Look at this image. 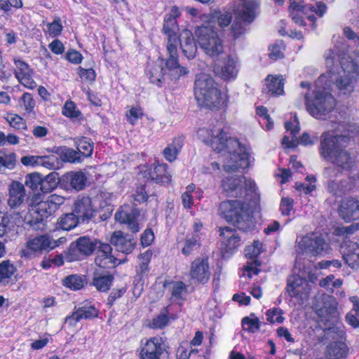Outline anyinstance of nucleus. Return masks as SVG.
Returning a JSON list of instances; mask_svg holds the SVG:
<instances>
[{
    "mask_svg": "<svg viewBox=\"0 0 359 359\" xmlns=\"http://www.w3.org/2000/svg\"><path fill=\"white\" fill-rule=\"evenodd\" d=\"M168 41L166 49L169 57L165 61V65L169 76L174 80H178L182 76L189 73L187 67L181 66L179 63L177 47L180 38L177 35H167Z\"/></svg>",
    "mask_w": 359,
    "mask_h": 359,
    "instance_id": "10",
    "label": "nucleus"
},
{
    "mask_svg": "<svg viewBox=\"0 0 359 359\" xmlns=\"http://www.w3.org/2000/svg\"><path fill=\"white\" fill-rule=\"evenodd\" d=\"M195 36L198 46L206 55L215 57L224 52L222 40L209 25L197 27Z\"/></svg>",
    "mask_w": 359,
    "mask_h": 359,
    "instance_id": "8",
    "label": "nucleus"
},
{
    "mask_svg": "<svg viewBox=\"0 0 359 359\" xmlns=\"http://www.w3.org/2000/svg\"><path fill=\"white\" fill-rule=\"evenodd\" d=\"M194 95L200 106L210 109L225 107L228 102L226 92H222L213 78L205 73L196 77Z\"/></svg>",
    "mask_w": 359,
    "mask_h": 359,
    "instance_id": "5",
    "label": "nucleus"
},
{
    "mask_svg": "<svg viewBox=\"0 0 359 359\" xmlns=\"http://www.w3.org/2000/svg\"><path fill=\"white\" fill-rule=\"evenodd\" d=\"M95 248H97L95 263L102 268H113L119 264L121 262L112 255V248L107 243H102L97 241L83 236L79 238L75 244H72L69 252L66 256L68 262H73L78 259L74 253L78 251L83 255L93 253Z\"/></svg>",
    "mask_w": 359,
    "mask_h": 359,
    "instance_id": "4",
    "label": "nucleus"
},
{
    "mask_svg": "<svg viewBox=\"0 0 359 359\" xmlns=\"http://www.w3.org/2000/svg\"><path fill=\"white\" fill-rule=\"evenodd\" d=\"M62 181L69 184L72 189L80 191L86 187L87 177L81 171L69 172L62 176Z\"/></svg>",
    "mask_w": 359,
    "mask_h": 359,
    "instance_id": "31",
    "label": "nucleus"
},
{
    "mask_svg": "<svg viewBox=\"0 0 359 359\" xmlns=\"http://www.w3.org/2000/svg\"><path fill=\"white\" fill-rule=\"evenodd\" d=\"M25 195L24 185L18 181L13 182L8 189V206L11 208H18L23 203Z\"/></svg>",
    "mask_w": 359,
    "mask_h": 359,
    "instance_id": "28",
    "label": "nucleus"
},
{
    "mask_svg": "<svg viewBox=\"0 0 359 359\" xmlns=\"http://www.w3.org/2000/svg\"><path fill=\"white\" fill-rule=\"evenodd\" d=\"M16 162L17 155L14 152L0 156V164L9 170H13L15 167Z\"/></svg>",
    "mask_w": 359,
    "mask_h": 359,
    "instance_id": "55",
    "label": "nucleus"
},
{
    "mask_svg": "<svg viewBox=\"0 0 359 359\" xmlns=\"http://www.w3.org/2000/svg\"><path fill=\"white\" fill-rule=\"evenodd\" d=\"M214 18L217 20L219 27H225L230 25L232 15L228 11H216L214 14Z\"/></svg>",
    "mask_w": 359,
    "mask_h": 359,
    "instance_id": "59",
    "label": "nucleus"
},
{
    "mask_svg": "<svg viewBox=\"0 0 359 359\" xmlns=\"http://www.w3.org/2000/svg\"><path fill=\"white\" fill-rule=\"evenodd\" d=\"M194 196H198L199 199L202 197L201 191L196 189V185L191 183L185 187L181 195L182 204L184 208L191 209L192 208Z\"/></svg>",
    "mask_w": 359,
    "mask_h": 359,
    "instance_id": "34",
    "label": "nucleus"
},
{
    "mask_svg": "<svg viewBox=\"0 0 359 359\" xmlns=\"http://www.w3.org/2000/svg\"><path fill=\"white\" fill-rule=\"evenodd\" d=\"M190 278L194 283H205L210 276L209 264L207 259L198 258L191 264Z\"/></svg>",
    "mask_w": 359,
    "mask_h": 359,
    "instance_id": "21",
    "label": "nucleus"
},
{
    "mask_svg": "<svg viewBox=\"0 0 359 359\" xmlns=\"http://www.w3.org/2000/svg\"><path fill=\"white\" fill-rule=\"evenodd\" d=\"M25 184L32 190H36L39 188L42 191L43 177L38 172L28 174L25 177Z\"/></svg>",
    "mask_w": 359,
    "mask_h": 359,
    "instance_id": "50",
    "label": "nucleus"
},
{
    "mask_svg": "<svg viewBox=\"0 0 359 359\" xmlns=\"http://www.w3.org/2000/svg\"><path fill=\"white\" fill-rule=\"evenodd\" d=\"M201 245L200 241L195 237L187 236L182 247V253L186 256L191 255Z\"/></svg>",
    "mask_w": 359,
    "mask_h": 359,
    "instance_id": "46",
    "label": "nucleus"
},
{
    "mask_svg": "<svg viewBox=\"0 0 359 359\" xmlns=\"http://www.w3.org/2000/svg\"><path fill=\"white\" fill-rule=\"evenodd\" d=\"M187 294V285L182 281L175 282L172 285V298L175 301L183 300Z\"/></svg>",
    "mask_w": 359,
    "mask_h": 359,
    "instance_id": "51",
    "label": "nucleus"
},
{
    "mask_svg": "<svg viewBox=\"0 0 359 359\" xmlns=\"http://www.w3.org/2000/svg\"><path fill=\"white\" fill-rule=\"evenodd\" d=\"M80 222L74 212L67 213L59 218L57 222V227L62 230L69 231L75 228Z\"/></svg>",
    "mask_w": 359,
    "mask_h": 359,
    "instance_id": "38",
    "label": "nucleus"
},
{
    "mask_svg": "<svg viewBox=\"0 0 359 359\" xmlns=\"http://www.w3.org/2000/svg\"><path fill=\"white\" fill-rule=\"evenodd\" d=\"M77 73L82 81L92 83L95 80L96 74L92 69H84L81 67L78 68Z\"/></svg>",
    "mask_w": 359,
    "mask_h": 359,
    "instance_id": "63",
    "label": "nucleus"
},
{
    "mask_svg": "<svg viewBox=\"0 0 359 359\" xmlns=\"http://www.w3.org/2000/svg\"><path fill=\"white\" fill-rule=\"evenodd\" d=\"M62 114L71 119L79 118L81 116V111L78 109L76 104L72 100H68L65 103Z\"/></svg>",
    "mask_w": 359,
    "mask_h": 359,
    "instance_id": "49",
    "label": "nucleus"
},
{
    "mask_svg": "<svg viewBox=\"0 0 359 359\" xmlns=\"http://www.w3.org/2000/svg\"><path fill=\"white\" fill-rule=\"evenodd\" d=\"M76 148L79 153L86 157L91 156L93 151V144L87 137H81L76 141Z\"/></svg>",
    "mask_w": 359,
    "mask_h": 359,
    "instance_id": "44",
    "label": "nucleus"
},
{
    "mask_svg": "<svg viewBox=\"0 0 359 359\" xmlns=\"http://www.w3.org/2000/svg\"><path fill=\"white\" fill-rule=\"evenodd\" d=\"M168 351L164 340L153 337L142 342L139 350V359H168Z\"/></svg>",
    "mask_w": 359,
    "mask_h": 359,
    "instance_id": "12",
    "label": "nucleus"
},
{
    "mask_svg": "<svg viewBox=\"0 0 359 359\" xmlns=\"http://www.w3.org/2000/svg\"><path fill=\"white\" fill-rule=\"evenodd\" d=\"M137 211L130 205L121 206L115 214V219L121 223L128 224L133 233L140 230L139 224L136 220Z\"/></svg>",
    "mask_w": 359,
    "mask_h": 359,
    "instance_id": "26",
    "label": "nucleus"
},
{
    "mask_svg": "<svg viewBox=\"0 0 359 359\" xmlns=\"http://www.w3.org/2000/svg\"><path fill=\"white\" fill-rule=\"evenodd\" d=\"M306 181L308 182V184H306L297 182L295 184V187L297 190L308 194L313 191L316 188V185L314 184L316 182V178L313 176H307Z\"/></svg>",
    "mask_w": 359,
    "mask_h": 359,
    "instance_id": "62",
    "label": "nucleus"
},
{
    "mask_svg": "<svg viewBox=\"0 0 359 359\" xmlns=\"http://www.w3.org/2000/svg\"><path fill=\"white\" fill-rule=\"evenodd\" d=\"M85 282V278L79 275H70L65 278L64 285L71 290H77L83 287Z\"/></svg>",
    "mask_w": 359,
    "mask_h": 359,
    "instance_id": "45",
    "label": "nucleus"
},
{
    "mask_svg": "<svg viewBox=\"0 0 359 359\" xmlns=\"http://www.w3.org/2000/svg\"><path fill=\"white\" fill-rule=\"evenodd\" d=\"M248 23L243 22L241 19L235 17V20L231 27V32L234 37H238L245 32V25Z\"/></svg>",
    "mask_w": 359,
    "mask_h": 359,
    "instance_id": "64",
    "label": "nucleus"
},
{
    "mask_svg": "<svg viewBox=\"0 0 359 359\" xmlns=\"http://www.w3.org/2000/svg\"><path fill=\"white\" fill-rule=\"evenodd\" d=\"M97 211L93 201L88 196H79L74 202V213L81 222H88Z\"/></svg>",
    "mask_w": 359,
    "mask_h": 359,
    "instance_id": "20",
    "label": "nucleus"
},
{
    "mask_svg": "<svg viewBox=\"0 0 359 359\" xmlns=\"http://www.w3.org/2000/svg\"><path fill=\"white\" fill-rule=\"evenodd\" d=\"M113 277L109 274H95L92 285L100 292H107L110 288Z\"/></svg>",
    "mask_w": 359,
    "mask_h": 359,
    "instance_id": "39",
    "label": "nucleus"
},
{
    "mask_svg": "<svg viewBox=\"0 0 359 359\" xmlns=\"http://www.w3.org/2000/svg\"><path fill=\"white\" fill-rule=\"evenodd\" d=\"M65 201V197L51 194L42 201L40 194H34L29 201L30 210L38 214L36 220H42L53 215Z\"/></svg>",
    "mask_w": 359,
    "mask_h": 359,
    "instance_id": "9",
    "label": "nucleus"
},
{
    "mask_svg": "<svg viewBox=\"0 0 359 359\" xmlns=\"http://www.w3.org/2000/svg\"><path fill=\"white\" fill-rule=\"evenodd\" d=\"M223 190L229 196H241L246 190L254 189L255 184L244 177L232 176L222 180Z\"/></svg>",
    "mask_w": 359,
    "mask_h": 359,
    "instance_id": "14",
    "label": "nucleus"
},
{
    "mask_svg": "<svg viewBox=\"0 0 359 359\" xmlns=\"http://www.w3.org/2000/svg\"><path fill=\"white\" fill-rule=\"evenodd\" d=\"M262 251V243L259 241H255L253 244L246 247L245 252V256L250 262L243 267V276H248L252 278L254 275H257L259 272V266L260 263L256 259L258 255Z\"/></svg>",
    "mask_w": 359,
    "mask_h": 359,
    "instance_id": "18",
    "label": "nucleus"
},
{
    "mask_svg": "<svg viewBox=\"0 0 359 359\" xmlns=\"http://www.w3.org/2000/svg\"><path fill=\"white\" fill-rule=\"evenodd\" d=\"M169 313L168 307L164 308L160 314L152 320L151 327L153 328H162L168 323V314Z\"/></svg>",
    "mask_w": 359,
    "mask_h": 359,
    "instance_id": "54",
    "label": "nucleus"
},
{
    "mask_svg": "<svg viewBox=\"0 0 359 359\" xmlns=\"http://www.w3.org/2000/svg\"><path fill=\"white\" fill-rule=\"evenodd\" d=\"M39 165L48 170H55L58 168L57 158L55 156H41Z\"/></svg>",
    "mask_w": 359,
    "mask_h": 359,
    "instance_id": "60",
    "label": "nucleus"
},
{
    "mask_svg": "<svg viewBox=\"0 0 359 359\" xmlns=\"http://www.w3.org/2000/svg\"><path fill=\"white\" fill-rule=\"evenodd\" d=\"M348 140L346 137L335 135L332 132H325L321 135L320 154L339 170H349L353 166V159L345 149Z\"/></svg>",
    "mask_w": 359,
    "mask_h": 359,
    "instance_id": "3",
    "label": "nucleus"
},
{
    "mask_svg": "<svg viewBox=\"0 0 359 359\" xmlns=\"http://www.w3.org/2000/svg\"><path fill=\"white\" fill-rule=\"evenodd\" d=\"M182 146V140L180 137L174 139L173 142L168 144L163 150V156L170 162L175 160L178 152Z\"/></svg>",
    "mask_w": 359,
    "mask_h": 359,
    "instance_id": "41",
    "label": "nucleus"
},
{
    "mask_svg": "<svg viewBox=\"0 0 359 359\" xmlns=\"http://www.w3.org/2000/svg\"><path fill=\"white\" fill-rule=\"evenodd\" d=\"M339 39L334 36V48L325 53L327 72L318 77L312 92L305 95L306 110L316 118H324L335 107V99L330 93L332 83L340 93L350 95L358 80L359 62L348 50L337 44Z\"/></svg>",
    "mask_w": 359,
    "mask_h": 359,
    "instance_id": "1",
    "label": "nucleus"
},
{
    "mask_svg": "<svg viewBox=\"0 0 359 359\" xmlns=\"http://www.w3.org/2000/svg\"><path fill=\"white\" fill-rule=\"evenodd\" d=\"M80 319L90 320L97 317L99 311L94 306L81 307L76 311Z\"/></svg>",
    "mask_w": 359,
    "mask_h": 359,
    "instance_id": "56",
    "label": "nucleus"
},
{
    "mask_svg": "<svg viewBox=\"0 0 359 359\" xmlns=\"http://www.w3.org/2000/svg\"><path fill=\"white\" fill-rule=\"evenodd\" d=\"M348 351L347 345L342 341L331 343L327 350L328 359H346Z\"/></svg>",
    "mask_w": 359,
    "mask_h": 359,
    "instance_id": "32",
    "label": "nucleus"
},
{
    "mask_svg": "<svg viewBox=\"0 0 359 359\" xmlns=\"http://www.w3.org/2000/svg\"><path fill=\"white\" fill-rule=\"evenodd\" d=\"M340 217L346 222L359 218V202L353 198L343 199L339 206Z\"/></svg>",
    "mask_w": 359,
    "mask_h": 359,
    "instance_id": "27",
    "label": "nucleus"
},
{
    "mask_svg": "<svg viewBox=\"0 0 359 359\" xmlns=\"http://www.w3.org/2000/svg\"><path fill=\"white\" fill-rule=\"evenodd\" d=\"M239 71L238 61L236 57L228 55L221 62L215 64L214 72L224 81H232L237 78Z\"/></svg>",
    "mask_w": 359,
    "mask_h": 359,
    "instance_id": "19",
    "label": "nucleus"
},
{
    "mask_svg": "<svg viewBox=\"0 0 359 359\" xmlns=\"http://www.w3.org/2000/svg\"><path fill=\"white\" fill-rule=\"evenodd\" d=\"M355 182L349 183L344 181H330L327 184V189L330 193L332 194L335 196H341L346 191L352 189V187L355 185Z\"/></svg>",
    "mask_w": 359,
    "mask_h": 359,
    "instance_id": "40",
    "label": "nucleus"
},
{
    "mask_svg": "<svg viewBox=\"0 0 359 359\" xmlns=\"http://www.w3.org/2000/svg\"><path fill=\"white\" fill-rule=\"evenodd\" d=\"M20 105L27 113L30 114L35 107V102L32 95L28 93H24L20 98Z\"/></svg>",
    "mask_w": 359,
    "mask_h": 359,
    "instance_id": "58",
    "label": "nucleus"
},
{
    "mask_svg": "<svg viewBox=\"0 0 359 359\" xmlns=\"http://www.w3.org/2000/svg\"><path fill=\"white\" fill-rule=\"evenodd\" d=\"M327 9L326 5L323 2H317L316 6L303 5L302 2L293 1L290 6V13L292 20L300 26H304V17L313 22L314 17L310 13H315L319 17H322Z\"/></svg>",
    "mask_w": 359,
    "mask_h": 359,
    "instance_id": "11",
    "label": "nucleus"
},
{
    "mask_svg": "<svg viewBox=\"0 0 359 359\" xmlns=\"http://www.w3.org/2000/svg\"><path fill=\"white\" fill-rule=\"evenodd\" d=\"M63 26L61 20L55 18L52 22L46 24V32L51 37L59 36L62 30Z\"/></svg>",
    "mask_w": 359,
    "mask_h": 359,
    "instance_id": "53",
    "label": "nucleus"
},
{
    "mask_svg": "<svg viewBox=\"0 0 359 359\" xmlns=\"http://www.w3.org/2000/svg\"><path fill=\"white\" fill-rule=\"evenodd\" d=\"M54 152L57 154L63 161L69 163L80 161L79 153L71 148L59 147L54 149Z\"/></svg>",
    "mask_w": 359,
    "mask_h": 359,
    "instance_id": "37",
    "label": "nucleus"
},
{
    "mask_svg": "<svg viewBox=\"0 0 359 359\" xmlns=\"http://www.w3.org/2000/svg\"><path fill=\"white\" fill-rule=\"evenodd\" d=\"M58 184V174L50 172L43 178L42 192L49 193L55 189Z\"/></svg>",
    "mask_w": 359,
    "mask_h": 359,
    "instance_id": "43",
    "label": "nucleus"
},
{
    "mask_svg": "<svg viewBox=\"0 0 359 359\" xmlns=\"http://www.w3.org/2000/svg\"><path fill=\"white\" fill-rule=\"evenodd\" d=\"M110 242L118 251L125 254L131 253L136 243L132 235L124 234L120 231L113 233Z\"/></svg>",
    "mask_w": 359,
    "mask_h": 359,
    "instance_id": "23",
    "label": "nucleus"
},
{
    "mask_svg": "<svg viewBox=\"0 0 359 359\" xmlns=\"http://www.w3.org/2000/svg\"><path fill=\"white\" fill-rule=\"evenodd\" d=\"M311 287V284L305 278L299 275H292L288 278L287 291L290 297L297 298L303 304L309 297Z\"/></svg>",
    "mask_w": 359,
    "mask_h": 359,
    "instance_id": "16",
    "label": "nucleus"
},
{
    "mask_svg": "<svg viewBox=\"0 0 359 359\" xmlns=\"http://www.w3.org/2000/svg\"><path fill=\"white\" fill-rule=\"evenodd\" d=\"M149 177L156 183L168 184L171 182V175L165 164H157L149 173Z\"/></svg>",
    "mask_w": 359,
    "mask_h": 359,
    "instance_id": "33",
    "label": "nucleus"
},
{
    "mask_svg": "<svg viewBox=\"0 0 359 359\" xmlns=\"http://www.w3.org/2000/svg\"><path fill=\"white\" fill-rule=\"evenodd\" d=\"M4 118L8 123L9 126L18 130L25 129L26 123L23 118L16 114L7 113Z\"/></svg>",
    "mask_w": 359,
    "mask_h": 359,
    "instance_id": "52",
    "label": "nucleus"
},
{
    "mask_svg": "<svg viewBox=\"0 0 359 359\" xmlns=\"http://www.w3.org/2000/svg\"><path fill=\"white\" fill-rule=\"evenodd\" d=\"M330 252V245L325 242L323 235L318 232L306 234L297 241V258L294 266L300 271L305 266L302 267V259Z\"/></svg>",
    "mask_w": 359,
    "mask_h": 359,
    "instance_id": "7",
    "label": "nucleus"
},
{
    "mask_svg": "<svg viewBox=\"0 0 359 359\" xmlns=\"http://www.w3.org/2000/svg\"><path fill=\"white\" fill-rule=\"evenodd\" d=\"M259 6V0H234L232 11L235 17L250 24L257 15Z\"/></svg>",
    "mask_w": 359,
    "mask_h": 359,
    "instance_id": "13",
    "label": "nucleus"
},
{
    "mask_svg": "<svg viewBox=\"0 0 359 359\" xmlns=\"http://www.w3.org/2000/svg\"><path fill=\"white\" fill-rule=\"evenodd\" d=\"M180 48L188 60L194 59L197 52V47L191 31L184 29L179 36Z\"/></svg>",
    "mask_w": 359,
    "mask_h": 359,
    "instance_id": "29",
    "label": "nucleus"
},
{
    "mask_svg": "<svg viewBox=\"0 0 359 359\" xmlns=\"http://www.w3.org/2000/svg\"><path fill=\"white\" fill-rule=\"evenodd\" d=\"M152 257V252L151 250H147L144 253L141 254L140 257V264L138 272L141 274H144L149 271V263Z\"/></svg>",
    "mask_w": 359,
    "mask_h": 359,
    "instance_id": "57",
    "label": "nucleus"
},
{
    "mask_svg": "<svg viewBox=\"0 0 359 359\" xmlns=\"http://www.w3.org/2000/svg\"><path fill=\"white\" fill-rule=\"evenodd\" d=\"M165 61L163 58H158L157 61L149 67L147 70V75L151 83L156 85L160 83L165 79L176 81L177 80L172 79L168 74L165 65Z\"/></svg>",
    "mask_w": 359,
    "mask_h": 359,
    "instance_id": "25",
    "label": "nucleus"
},
{
    "mask_svg": "<svg viewBox=\"0 0 359 359\" xmlns=\"http://www.w3.org/2000/svg\"><path fill=\"white\" fill-rule=\"evenodd\" d=\"M242 325L245 330L255 333L260 328V321L255 315H251L243 319Z\"/></svg>",
    "mask_w": 359,
    "mask_h": 359,
    "instance_id": "48",
    "label": "nucleus"
},
{
    "mask_svg": "<svg viewBox=\"0 0 359 359\" xmlns=\"http://www.w3.org/2000/svg\"><path fill=\"white\" fill-rule=\"evenodd\" d=\"M220 215L228 222H231L243 231L252 229L255 226L252 211L249 203L241 200H229L221 203Z\"/></svg>",
    "mask_w": 359,
    "mask_h": 359,
    "instance_id": "6",
    "label": "nucleus"
},
{
    "mask_svg": "<svg viewBox=\"0 0 359 359\" xmlns=\"http://www.w3.org/2000/svg\"><path fill=\"white\" fill-rule=\"evenodd\" d=\"M266 87L272 95H280L284 93V83L282 76L269 75L266 79Z\"/></svg>",
    "mask_w": 359,
    "mask_h": 359,
    "instance_id": "35",
    "label": "nucleus"
},
{
    "mask_svg": "<svg viewBox=\"0 0 359 359\" xmlns=\"http://www.w3.org/2000/svg\"><path fill=\"white\" fill-rule=\"evenodd\" d=\"M266 320L270 323H282L284 320L281 309L275 308L266 311Z\"/></svg>",
    "mask_w": 359,
    "mask_h": 359,
    "instance_id": "61",
    "label": "nucleus"
},
{
    "mask_svg": "<svg viewBox=\"0 0 359 359\" xmlns=\"http://www.w3.org/2000/svg\"><path fill=\"white\" fill-rule=\"evenodd\" d=\"M16 271V268L10 260H4L0 263V283H9Z\"/></svg>",
    "mask_w": 359,
    "mask_h": 359,
    "instance_id": "36",
    "label": "nucleus"
},
{
    "mask_svg": "<svg viewBox=\"0 0 359 359\" xmlns=\"http://www.w3.org/2000/svg\"><path fill=\"white\" fill-rule=\"evenodd\" d=\"M219 233L223 238L221 247L222 255L229 257L240 247L241 237L237 231L231 227H221Z\"/></svg>",
    "mask_w": 359,
    "mask_h": 359,
    "instance_id": "17",
    "label": "nucleus"
},
{
    "mask_svg": "<svg viewBox=\"0 0 359 359\" xmlns=\"http://www.w3.org/2000/svg\"><path fill=\"white\" fill-rule=\"evenodd\" d=\"M257 115L260 117L259 123L266 130H269L273 128V122L268 114L267 109L260 106L256 109Z\"/></svg>",
    "mask_w": 359,
    "mask_h": 359,
    "instance_id": "47",
    "label": "nucleus"
},
{
    "mask_svg": "<svg viewBox=\"0 0 359 359\" xmlns=\"http://www.w3.org/2000/svg\"><path fill=\"white\" fill-rule=\"evenodd\" d=\"M292 121H286L285 123V129L287 132H290L292 137L285 136L283 139L282 144L287 148H294L297 146V139L296 135L299 131V126L297 117L294 115Z\"/></svg>",
    "mask_w": 359,
    "mask_h": 359,
    "instance_id": "30",
    "label": "nucleus"
},
{
    "mask_svg": "<svg viewBox=\"0 0 359 359\" xmlns=\"http://www.w3.org/2000/svg\"><path fill=\"white\" fill-rule=\"evenodd\" d=\"M50 236L41 235L30 238L27 242V249L22 251L25 257H30L32 252L42 253L43 251H50Z\"/></svg>",
    "mask_w": 359,
    "mask_h": 359,
    "instance_id": "24",
    "label": "nucleus"
},
{
    "mask_svg": "<svg viewBox=\"0 0 359 359\" xmlns=\"http://www.w3.org/2000/svg\"><path fill=\"white\" fill-rule=\"evenodd\" d=\"M13 73L19 83L25 87L34 89L36 83L34 80V69L20 57H13Z\"/></svg>",
    "mask_w": 359,
    "mask_h": 359,
    "instance_id": "15",
    "label": "nucleus"
},
{
    "mask_svg": "<svg viewBox=\"0 0 359 359\" xmlns=\"http://www.w3.org/2000/svg\"><path fill=\"white\" fill-rule=\"evenodd\" d=\"M197 137L206 144L218 152L224 151V169L226 172H234L240 168H247L251 163L249 150L235 138L228 135L220 126L213 128H200Z\"/></svg>",
    "mask_w": 359,
    "mask_h": 359,
    "instance_id": "2",
    "label": "nucleus"
},
{
    "mask_svg": "<svg viewBox=\"0 0 359 359\" xmlns=\"http://www.w3.org/2000/svg\"><path fill=\"white\" fill-rule=\"evenodd\" d=\"M341 253L344 262L352 269L359 268V245L350 240L344 241L341 247Z\"/></svg>",
    "mask_w": 359,
    "mask_h": 359,
    "instance_id": "22",
    "label": "nucleus"
},
{
    "mask_svg": "<svg viewBox=\"0 0 359 359\" xmlns=\"http://www.w3.org/2000/svg\"><path fill=\"white\" fill-rule=\"evenodd\" d=\"M323 299L325 300V306L323 308L316 309V313L320 317L326 318L330 315L335 314L337 303L331 296H326Z\"/></svg>",
    "mask_w": 359,
    "mask_h": 359,
    "instance_id": "42",
    "label": "nucleus"
}]
</instances>
